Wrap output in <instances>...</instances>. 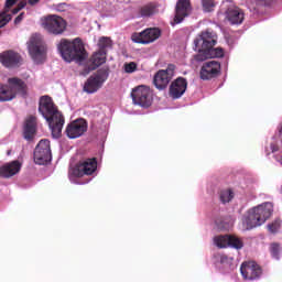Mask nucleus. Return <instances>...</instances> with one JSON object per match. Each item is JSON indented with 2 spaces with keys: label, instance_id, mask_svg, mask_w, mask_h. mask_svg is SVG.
<instances>
[{
  "label": "nucleus",
  "instance_id": "obj_1",
  "mask_svg": "<svg viewBox=\"0 0 282 282\" xmlns=\"http://www.w3.org/2000/svg\"><path fill=\"white\" fill-rule=\"evenodd\" d=\"M39 113L46 119L53 138H61V133H63V127L65 124V117L63 116V112L58 110V107H56L52 97L42 96L40 98Z\"/></svg>",
  "mask_w": 282,
  "mask_h": 282
},
{
  "label": "nucleus",
  "instance_id": "obj_2",
  "mask_svg": "<svg viewBox=\"0 0 282 282\" xmlns=\"http://www.w3.org/2000/svg\"><path fill=\"white\" fill-rule=\"evenodd\" d=\"M57 51L66 63H72V61L83 63V61L87 59V50H85V44L80 37H76L73 41L62 39L57 44Z\"/></svg>",
  "mask_w": 282,
  "mask_h": 282
},
{
  "label": "nucleus",
  "instance_id": "obj_3",
  "mask_svg": "<svg viewBox=\"0 0 282 282\" xmlns=\"http://www.w3.org/2000/svg\"><path fill=\"white\" fill-rule=\"evenodd\" d=\"M20 96H28V84L19 77H10L8 85L0 84V102H10Z\"/></svg>",
  "mask_w": 282,
  "mask_h": 282
},
{
  "label": "nucleus",
  "instance_id": "obj_4",
  "mask_svg": "<svg viewBox=\"0 0 282 282\" xmlns=\"http://www.w3.org/2000/svg\"><path fill=\"white\" fill-rule=\"evenodd\" d=\"M272 213H274V206L272 203H264L252 208L246 219L248 230H252V228H257V226L265 224L268 218L272 217Z\"/></svg>",
  "mask_w": 282,
  "mask_h": 282
},
{
  "label": "nucleus",
  "instance_id": "obj_5",
  "mask_svg": "<svg viewBox=\"0 0 282 282\" xmlns=\"http://www.w3.org/2000/svg\"><path fill=\"white\" fill-rule=\"evenodd\" d=\"M41 25L47 34H52L53 36H61L67 32V21L56 14L42 18Z\"/></svg>",
  "mask_w": 282,
  "mask_h": 282
},
{
  "label": "nucleus",
  "instance_id": "obj_6",
  "mask_svg": "<svg viewBox=\"0 0 282 282\" xmlns=\"http://www.w3.org/2000/svg\"><path fill=\"white\" fill-rule=\"evenodd\" d=\"M26 45L31 58L35 63H43L45 54H47V46L43 36L39 33L32 34Z\"/></svg>",
  "mask_w": 282,
  "mask_h": 282
},
{
  "label": "nucleus",
  "instance_id": "obj_7",
  "mask_svg": "<svg viewBox=\"0 0 282 282\" xmlns=\"http://www.w3.org/2000/svg\"><path fill=\"white\" fill-rule=\"evenodd\" d=\"M109 78V72L105 68H100L96 74L91 75L84 84V91L86 94H96L99 89L102 88V85Z\"/></svg>",
  "mask_w": 282,
  "mask_h": 282
},
{
  "label": "nucleus",
  "instance_id": "obj_8",
  "mask_svg": "<svg viewBox=\"0 0 282 282\" xmlns=\"http://www.w3.org/2000/svg\"><path fill=\"white\" fill-rule=\"evenodd\" d=\"M131 98L134 105L144 107L145 109L153 104V93L149 86H138L132 89Z\"/></svg>",
  "mask_w": 282,
  "mask_h": 282
},
{
  "label": "nucleus",
  "instance_id": "obj_9",
  "mask_svg": "<svg viewBox=\"0 0 282 282\" xmlns=\"http://www.w3.org/2000/svg\"><path fill=\"white\" fill-rule=\"evenodd\" d=\"M98 169L96 158L80 160L70 171L74 177H84V175H94Z\"/></svg>",
  "mask_w": 282,
  "mask_h": 282
},
{
  "label": "nucleus",
  "instance_id": "obj_10",
  "mask_svg": "<svg viewBox=\"0 0 282 282\" xmlns=\"http://www.w3.org/2000/svg\"><path fill=\"white\" fill-rule=\"evenodd\" d=\"M34 162L35 164H47L52 162V149L50 148V140L42 139L34 150Z\"/></svg>",
  "mask_w": 282,
  "mask_h": 282
},
{
  "label": "nucleus",
  "instance_id": "obj_11",
  "mask_svg": "<svg viewBox=\"0 0 282 282\" xmlns=\"http://www.w3.org/2000/svg\"><path fill=\"white\" fill-rule=\"evenodd\" d=\"M160 36H162V30L158 28H149L140 33L132 34V41L133 43H140L141 45H149L150 43H155Z\"/></svg>",
  "mask_w": 282,
  "mask_h": 282
},
{
  "label": "nucleus",
  "instance_id": "obj_12",
  "mask_svg": "<svg viewBox=\"0 0 282 282\" xmlns=\"http://www.w3.org/2000/svg\"><path fill=\"white\" fill-rule=\"evenodd\" d=\"M240 272L245 281H258L263 274V269L254 261L242 262Z\"/></svg>",
  "mask_w": 282,
  "mask_h": 282
},
{
  "label": "nucleus",
  "instance_id": "obj_13",
  "mask_svg": "<svg viewBox=\"0 0 282 282\" xmlns=\"http://www.w3.org/2000/svg\"><path fill=\"white\" fill-rule=\"evenodd\" d=\"M173 76H175V65L170 64L166 69H160L153 78V83L156 89H166L169 87V83L173 80Z\"/></svg>",
  "mask_w": 282,
  "mask_h": 282
},
{
  "label": "nucleus",
  "instance_id": "obj_14",
  "mask_svg": "<svg viewBox=\"0 0 282 282\" xmlns=\"http://www.w3.org/2000/svg\"><path fill=\"white\" fill-rule=\"evenodd\" d=\"M195 47H202L203 50H217V33L213 31H203L195 40Z\"/></svg>",
  "mask_w": 282,
  "mask_h": 282
},
{
  "label": "nucleus",
  "instance_id": "obj_15",
  "mask_svg": "<svg viewBox=\"0 0 282 282\" xmlns=\"http://www.w3.org/2000/svg\"><path fill=\"white\" fill-rule=\"evenodd\" d=\"M221 74V64L217 61L205 62L200 67L199 76L202 80H213Z\"/></svg>",
  "mask_w": 282,
  "mask_h": 282
},
{
  "label": "nucleus",
  "instance_id": "obj_16",
  "mask_svg": "<svg viewBox=\"0 0 282 282\" xmlns=\"http://www.w3.org/2000/svg\"><path fill=\"white\" fill-rule=\"evenodd\" d=\"M194 50L198 52L194 59L197 63H204V61H208V58H224V48L216 47V50L203 48L202 46H195Z\"/></svg>",
  "mask_w": 282,
  "mask_h": 282
},
{
  "label": "nucleus",
  "instance_id": "obj_17",
  "mask_svg": "<svg viewBox=\"0 0 282 282\" xmlns=\"http://www.w3.org/2000/svg\"><path fill=\"white\" fill-rule=\"evenodd\" d=\"M193 7H191V0H178L175 7V15H174V23L173 25H177L189 17Z\"/></svg>",
  "mask_w": 282,
  "mask_h": 282
},
{
  "label": "nucleus",
  "instance_id": "obj_18",
  "mask_svg": "<svg viewBox=\"0 0 282 282\" xmlns=\"http://www.w3.org/2000/svg\"><path fill=\"white\" fill-rule=\"evenodd\" d=\"M87 132V121L85 119H77L70 122L66 128V135L74 140L80 138Z\"/></svg>",
  "mask_w": 282,
  "mask_h": 282
},
{
  "label": "nucleus",
  "instance_id": "obj_19",
  "mask_svg": "<svg viewBox=\"0 0 282 282\" xmlns=\"http://www.w3.org/2000/svg\"><path fill=\"white\" fill-rule=\"evenodd\" d=\"M186 89H188V82L184 77H178L170 85V97L177 100L183 94H186Z\"/></svg>",
  "mask_w": 282,
  "mask_h": 282
},
{
  "label": "nucleus",
  "instance_id": "obj_20",
  "mask_svg": "<svg viewBox=\"0 0 282 282\" xmlns=\"http://www.w3.org/2000/svg\"><path fill=\"white\" fill-rule=\"evenodd\" d=\"M246 14L239 7H229L226 11V19L231 25H241Z\"/></svg>",
  "mask_w": 282,
  "mask_h": 282
},
{
  "label": "nucleus",
  "instance_id": "obj_21",
  "mask_svg": "<svg viewBox=\"0 0 282 282\" xmlns=\"http://www.w3.org/2000/svg\"><path fill=\"white\" fill-rule=\"evenodd\" d=\"M24 140H34L36 135V116L30 115L24 121L23 128Z\"/></svg>",
  "mask_w": 282,
  "mask_h": 282
},
{
  "label": "nucleus",
  "instance_id": "obj_22",
  "mask_svg": "<svg viewBox=\"0 0 282 282\" xmlns=\"http://www.w3.org/2000/svg\"><path fill=\"white\" fill-rule=\"evenodd\" d=\"M21 171V163L19 161H12L0 167V177L8 180L9 177H14L17 173Z\"/></svg>",
  "mask_w": 282,
  "mask_h": 282
},
{
  "label": "nucleus",
  "instance_id": "obj_23",
  "mask_svg": "<svg viewBox=\"0 0 282 282\" xmlns=\"http://www.w3.org/2000/svg\"><path fill=\"white\" fill-rule=\"evenodd\" d=\"M0 61L4 67H17V64L21 61V56L14 51H8L0 54Z\"/></svg>",
  "mask_w": 282,
  "mask_h": 282
},
{
  "label": "nucleus",
  "instance_id": "obj_24",
  "mask_svg": "<svg viewBox=\"0 0 282 282\" xmlns=\"http://www.w3.org/2000/svg\"><path fill=\"white\" fill-rule=\"evenodd\" d=\"M13 6H17V0H6L4 9L0 13V28H4V25H8L10 21H12V14H10V8Z\"/></svg>",
  "mask_w": 282,
  "mask_h": 282
},
{
  "label": "nucleus",
  "instance_id": "obj_25",
  "mask_svg": "<svg viewBox=\"0 0 282 282\" xmlns=\"http://www.w3.org/2000/svg\"><path fill=\"white\" fill-rule=\"evenodd\" d=\"M105 63H107L106 53H101L100 51H97L89 58V69L94 72L95 69H98L100 65H105Z\"/></svg>",
  "mask_w": 282,
  "mask_h": 282
},
{
  "label": "nucleus",
  "instance_id": "obj_26",
  "mask_svg": "<svg viewBox=\"0 0 282 282\" xmlns=\"http://www.w3.org/2000/svg\"><path fill=\"white\" fill-rule=\"evenodd\" d=\"M98 52H101L102 54L107 55V52L113 47V41H111L109 37H100L98 41Z\"/></svg>",
  "mask_w": 282,
  "mask_h": 282
},
{
  "label": "nucleus",
  "instance_id": "obj_27",
  "mask_svg": "<svg viewBox=\"0 0 282 282\" xmlns=\"http://www.w3.org/2000/svg\"><path fill=\"white\" fill-rule=\"evenodd\" d=\"M217 248H228L230 246V235H220L214 238Z\"/></svg>",
  "mask_w": 282,
  "mask_h": 282
},
{
  "label": "nucleus",
  "instance_id": "obj_28",
  "mask_svg": "<svg viewBox=\"0 0 282 282\" xmlns=\"http://www.w3.org/2000/svg\"><path fill=\"white\" fill-rule=\"evenodd\" d=\"M221 204H229L235 198L232 189H223L219 194Z\"/></svg>",
  "mask_w": 282,
  "mask_h": 282
},
{
  "label": "nucleus",
  "instance_id": "obj_29",
  "mask_svg": "<svg viewBox=\"0 0 282 282\" xmlns=\"http://www.w3.org/2000/svg\"><path fill=\"white\" fill-rule=\"evenodd\" d=\"M229 247L241 250V248H243V240L236 235H229Z\"/></svg>",
  "mask_w": 282,
  "mask_h": 282
},
{
  "label": "nucleus",
  "instance_id": "obj_30",
  "mask_svg": "<svg viewBox=\"0 0 282 282\" xmlns=\"http://www.w3.org/2000/svg\"><path fill=\"white\" fill-rule=\"evenodd\" d=\"M141 17H153L155 14V6L153 3H149L143 6L140 9Z\"/></svg>",
  "mask_w": 282,
  "mask_h": 282
},
{
  "label": "nucleus",
  "instance_id": "obj_31",
  "mask_svg": "<svg viewBox=\"0 0 282 282\" xmlns=\"http://www.w3.org/2000/svg\"><path fill=\"white\" fill-rule=\"evenodd\" d=\"M270 252L273 259H276V260L281 259V252H282L281 245L279 242H272L270 245Z\"/></svg>",
  "mask_w": 282,
  "mask_h": 282
},
{
  "label": "nucleus",
  "instance_id": "obj_32",
  "mask_svg": "<svg viewBox=\"0 0 282 282\" xmlns=\"http://www.w3.org/2000/svg\"><path fill=\"white\" fill-rule=\"evenodd\" d=\"M215 259H217L221 265H231L234 261L231 257H228L225 253H216Z\"/></svg>",
  "mask_w": 282,
  "mask_h": 282
},
{
  "label": "nucleus",
  "instance_id": "obj_33",
  "mask_svg": "<svg viewBox=\"0 0 282 282\" xmlns=\"http://www.w3.org/2000/svg\"><path fill=\"white\" fill-rule=\"evenodd\" d=\"M204 12H213L215 10V0H202Z\"/></svg>",
  "mask_w": 282,
  "mask_h": 282
},
{
  "label": "nucleus",
  "instance_id": "obj_34",
  "mask_svg": "<svg viewBox=\"0 0 282 282\" xmlns=\"http://www.w3.org/2000/svg\"><path fill=\"white\" fill-rule=\"evenodd\" d=\"M123 68L126 74H133V72H138V64L135 62L126 63Z\"/></svg>",
  "mask_w": 282,
  "mask_h": 282
},
{
  "label": "nucleus",
  "instance_id": "obj_35",
  "mask_svg": "<svg viewBox=\"0 0 282 282\" xmlns=\"http://www.w3.org/2000/svg\"><path fill=\"white\" fill-rule=\"evenodd\" d=\"M279 228H281V220H275L272 224L268 225L269 232H279Z\"/></svg>",
  "mask_w": 282,
  "mask_h": 282
},
{
  "label": "nucleus",
  "instance_id": "obj_36",
  "mask_svg": "<svg viewBox=\"0 0 282 282\" xmlns=\"http://www.w3.org/2000/svg\"><path fill=\"white\" fill-rule=\"evenodd\" d=\"M24 18H25V12L20 13V14L14 19L15 25H19V23H21V21H23Z\"/></svg>",
  "mask_w": 282,
  "mask_h": 282
},
{
  "label": "nucleus",
  "instance_id": "obj_37",
  "mask_svg": "<svg viewBox=\"0 0 282 282\" xmlns=\"http://www.w3.org/2000/svg\"><path fill=\"white\" fill-rule=\"evenodd\" d=\"M260 3H263V6H272V3L274 2V0H259Z\"/></svg>",
  "mask_w": 282,
  "mask_h": 282
},
{
  "label": "nucleus",
  "instance_id": "obj_38",
  "mask_svg": "<svg viewBox=\"0 0 282 282\" xmlns=\"http://www.w3.org/2000/svg\"><path fill=\"white\" fill-rule=\"evenodd\" d=\"M28 6L26 1H21L18 3V9L23 10V8H25Z\"/></svg>",
  "mask_w": 282,
  "mask_h": 282
},
{
  "label": "nucleus",
  "instance_id": "obj_39",
  "mask_svg": "<svg viewBox=\"0 0 282 282\" xmlns=\"http://www.w3.org/2000/svg\"><path fill=\"white\" fill-rule=\"evenodd\" d=\"M40 2L41 0H28L29 6H37Z\"/></svg>",
  "mask_w": 282,
  "mask_h": 282
},
{
  "label": "nucleus",
  "instance_id": "obj_40",
  "mask_svg": "<svg viewBox=\"0 0 282 282\" xmlns=\"http://www.w3.org/2000/svg\"><path fill=\"white\" fill-rule=\"evenodd\" d=\"M19 12H21V9L19 7L12 10V14H19Z\"/></svg>",
  "mask_w": 282,
  "mask_h": 282
},
{
  "label": "nucleus",
  "instance_id": "obj_41",
  "mask_svg": "<svg viewBox=\"0 0 282 282\" xmlns=\"http://www.w3.org/2000/svg\"><path fill=\"white\" fill-rule=\"evenodd\" d=\"M271 149H272V153H274L275 151H279V148L274 144H271Z\"/></svg>",
  "mask_w": 282,
  "mask_h": 282
}]
</instances>
